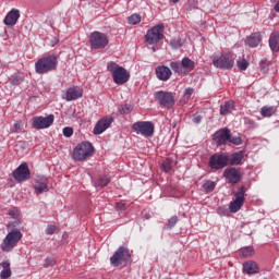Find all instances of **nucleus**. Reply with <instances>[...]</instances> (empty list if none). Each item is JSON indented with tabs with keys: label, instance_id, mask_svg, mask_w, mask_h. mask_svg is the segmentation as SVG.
<instances>
[{
	"label": "nucleus",
	"instance_id": "49",
	"mask_svg": "<svg viewBox=\"0 0 279 279\" xmlns=\"http://www.w3.org/2000/svg\"><path fill=\"white\" fill-rule=\"evenodd\" d=\"M193 88L189 87L184 90V97H191V95H193Z\"/></svg>",
	"mask_w": 279,
	"mask_h": 279
},
{
	"label": "nucleus",
	"instance_id": "6",
	"mask_svg": "<svg viewBox=\"0 0 279 279\" xmlns=\"http://www.w3.org/2000/svg\"><path fill=\"white\" fill-rule=\"evenodd\" d=\"M213 64L216 69L230 70L234 66V53L225 52L220 56H215L213 58Z\"/></svg>",
	"mask_w": 279,
	"mask_h": 279
},
{
	"label": "nucleus",
	"instance_id": "5",
	"mask_svg": "<svg viewBox=\"0 0 279 279\" xmlns=\"http://www.w3.org/2000/svg\"><path fill=\"white\" fill-rule=\"evenodd\" d=\"M155 99L160 108H166L167 110H171L175 106V96L171 92H156Z\"/></svg>",
	"mask_w": 279,
	"mask_h": 279
},
{
	"label": "nucleus",
	"instance_id": "53",
	"mask_svg": "<svg viewBox=\"0 0 279 279\" xmlns=\"http://www.w3.org/2000/svg\"><path fill=\"white\" fill-rule=\"evenodd\" d=\"M172 3H178L180 0H170Z\"/></svg>",
	"mask_w": 279,
	"mask_h": 279
},
{
	"label": "nucleus",
	"instance_id": "4",
	"mask_svg": "<svg viewBox=\"0 0 279 279\" xmlns=\"http://www.w3.org/2000/svg\"><path fill=\"white\" fill-rule=\"evenodd\" d=\"M23 239V233L19 230H13L7 234L0 247L2 252H12L16 245H19V241Z\"/></svg>",
	"mask_w": 279,
	"mask_h": 279
},
{
	"label": "nucleus",
	"instance_id": "23",
	"mask_svg": "<svg viewBox=\"0 0 279 279\" xmlns=\"http://www.w3.org/2000/svg\"><path fill=\"white\" fill-rule=\"evenodd\" d=\"M260 40H263L260 33H254L246 38L245 45H247L248 47L255 48L258 45H260Z\"/></svg>",
	"mask_w": 279,
	"mask_h": 279
},
{
	"label": "nucleus",
	"instance_id": "24",
	"mask_svg": "<svg viewBox=\"0 0 279 279\" xmlns=\"http://www.w3.org/2000/svg\"><path fill=\"white\" fill-rule=\"evenodd\" d=\"M183 73H191L195 69V61L191 60L189 57H185L181 61Z\"/></svg>",
	"mask_w": 279,
	"mask_h": 279
},
{
	"label": "nucleus",
	"instance_id": "37",
	"mask_svg": "<svg viewBox=\"0 0 279 279\" xmlns=\"http://www.w3.org/2000/svg\"><path fill=\"white\" fill-rule=\"evenodd\" d=\"M128 21L130 25H138V23H141V15L132 14L131 16H129Z\"/></svg>",
	"mask_w": 279,
	"mask_h": 279
},
{
	"label": "nucleus",
	"instance_id": "41",
	"mask_svg": "<svg viewBox=\"0 0 279 279\" xmlns=\"http://www.w3.org/2000/svg\"><path fill=\"white\" fill-rule=\"evenodd\" d=\"M63 136H65V138H71V136H73V128L65 126L63 129Z\"/></svg>",
	"mask_w": 279,
	"mask_h": 279
},
{
	"label": "nucleus",
	"instance_id": "25",
	"mask_svg": "<svg viewBox=\"0 0 279 279\" xmlns=\"http://www.w3.org/2000/svg\"><path fill=\"white\" fill-rule=\"evenodd\" d=\"M269 47L271 51L278 52L279 51V33H272L269 37Z\"/></svg>",
	"mask_w": 279,
	"mask_h": 279
},
{
	"label": "nucleus",
	"instance_id": "40",
	"mask_svg": "<svg viewBox=\"0 0 279 279\" xmlns=\"http://www.w3.org/2000/svg\"><path fill=\"white\" fill-rule=\"evenodd\" d=\"M132 110H133L132 105H124L120 109V114H130V112H132Z\"/></svg>",
	"mask_w": 279,
	"mask_h": 279
},
{
	"label": "nucleus",
	"instance_id": "19",
	"mask_svg": "<svg viewBox=\"0 0 279 279\" xmlns=\"http://www.w3.org/2000/svg\"><path fill=\"white\" fill-rule=\"evenodd\" d=\"M230 138V129H220L216 131L213 135V141L217 143V145H223L228 143V140Z\"/></svg>",
	"mask_w": 279,
	"mask_h": 279
},
{
	"label": "nucleus",
	"instance_id": "31",
	"mask_svg": "<svg viewBox=\"0 0 279 279\" xmlns=\"http://www.w3.org/2000/svg\"><path fill=\"white\" fill-rule=\"evenodd\" d=\"M217 186V183H215V181L211 180H207L204 182L203 184V189L205 191V193H213V191H215V187Z\"/></svg>",
	"mask_w": 279,
	"mask_h": 279
},
{
	"label": "nucleus",
	"instance_id": "52",
	"mask_svg": "<svg viewBox=\"0 0 279 279\" xmlns=\"http://www.w3.org/2000/svg\"><path fill=\"white\" fill-rule=\"evenodd\" d=\"M195 123H199V121H201V118H195Z\"/></svg>",
	"mask_w": 279,
	"mask_h": 279
},
{
	"label": "nucleus",
	"instance_id": "9",
	"mask_svg": "<svg viewBox=\"0 0 279 279\" xmlns=\"http://www.w3.org/2000/svg\"><path fill=\"white\" fill-rule=\"evenodd\" d=\"M154 122H149V121H140V122H135L132 125V131L136 132V134H141L142 136H154Z\"/></svg>",
	"mask_w": 279,
	"mask_h": 279
},
{
	"label": "nucleus",
	"instance_id": "26",
	"mask_svg": "<svg viewBox=\"0 0 279 279\" xmlns=\"http://www.w3.org/2000/svg\"><path fill=\"white\" fill-rule=\"evenodd\" d=\"M234 110V101L229 100L225 102V105L220 106V114L226 117V114H231V112Z\"/></svg>",
	"mask_w": 279,
	"mask_h": 279
},
{
	"label": "nucleus",
	"instance_id": "48",
	"mask_svg": "<svg viewBox=\"0 0 279 279\" xmlns=\"http://www.w3.org/2000/svg\"><path fill=\"white\" fill-rule=\"evenodd\" d=\"M53 263H54L53 258L47 257V258L45 259V265H44V267H51V265H53Z\"/></svg>",
	"mask_w": 279,
	"mask_h": 279
},
{
	"label": "nucleus",
	"instance_id": "38",
	"mask_svg": "<svg viewBox=\"0 0 279 279\" xmlns=\"http://www.w3.org/2000/svg\"><path fill=\"white\" fill-rule=\"evenodd\" d=\"M108 184H110V177L108 175L101 177L98 180V186H100V189H104V186H108Z\"/></svg>",
	"mask_w": 279,
	"mask_h": 279
},
{
	"label": "nucleus",
	"instance_id": "50",
	"mask_svg": "<svg viewBox=\"0 0 279 279\" xmlns=\"http://www.w3.org/2000/svg\"><path fill=\"white\" fill-rule=\"evenodd\" d=\"M117 210H125V204L123 203H117L116 204Z\"/></svg>",
	"mask_w": 279,
	"mask_h": 279
},
{
	"label": "nucleus",
	"instance_id": "3",
	"mask_svg": "<svg viewBox=\"0 0 279 279\" xmlns=\"http://www.w3.org/2000/svg\"><path fill=\"white\" fill-rule=\"evenodd\" d=\"M94 151H95V147H93V144L90 142H83L74 148L72 156L74 160L82 162V160H86V158H90Z\"/></svg>",
	"mask_w": 279,
	"mask_h": 279
},
{
	"label": "nucleus",
	"instance_id": "33",
	"mask_svg": "<svg viewBox=\"0 0 279 279\" xmlns=\"http://www.w3.org/2000/svg\"><path fill=\"white\" fill-rule=\"evenodd\" d=\"M240 254L243 258H250L251 256H254V247L246 246L240 250Z\"/></svg>",
	"mask_w": 279,
	"mask_h": 279
},
{
	"label": "nucleus",
	"instance_id": "8",
	"mask_svg": "<svg viewBox=\"0 0 279 279\" xmlns=\"http://www.w3.org/2000/svg\"><path fill=\"white\" fill-rule=\"evenodd\" d=\"M89 44L92 49H106V47H108L109 44L108 35L95 31L89 36Z\"/></svg>",
	"mask_w": 279,
	"mask_h": 279
},
{
	"label": "nucleus",
	"instance_id": "47",
	"mask_svg": "<svg viewBox=\"0 0 279 279\" xmlns=\"http://www.w3.org/2000/svg\"><path fill=\"white\" fill-rule=\"evenodd\" d=\"M245 124L248 125V128H252V129L256 128V122L252 119H246Z\"/></svg>",
	"mask_w": 279,
	"mask_h": 279
},
{
	"label": "nucleus",
	"instance_id": "12",
	"mask_svg": "<svg viewBox=\"0 0 279 279\" xmlns=\"http://www.w3.org/2000/svg\"><path fill=\"white\" fill-rule=\"evenodd\" d=\"M129 258L130 251L124 246H120L110 257V263L113 267H120V265H123V263H125V260Z\"/></svg>",
	"mask_w": 279,
	"mask_h": 279
},
{
	"label": "nucleus",
	"instance_id": "22",
	"mask_svg": "<svg viewBox=\"0 0 279 279\" xmlns=\"http://www.w3.org/2000/svg\"><path fill=\"white\" fill-rule=\"evenodd\" d=\"M243 271L248 276H254V274H258V271H260V268L256 262L247 260L243 264Z\"/></svg>",
	"mask_w": 279,
	"mask_h": 279
},
{
	"label": "nucleus",
	"instance_id": "45",
	"mask_svg": "<svg viewBox=\"0 0 279 279\" xmlns=\"http://www.w3.org/2000/svg\"><path fill=\"white\" fill-rule=\"evenodd\" d=\"M175 223H178V216H172L168 220V228H173L175 226Z\"/></svg>",
	"mask_w": 279,
	"mask_h": 279
},
{
	"label": "nucleus",
	"instance_id": "44",
	"mask_svg": "<svg viewBox=\"0 0 279 279\" xmlns=\"http://www.w3.org/2000/svg\"><path fill=\"white\" fill-rule=\"evenodd\" d=\"M12 132H15V133L23 132V124L21 122H15L13 124Z\"/></svg>",
	"mask_w": 279,
	"mask_h": 279
},
{
	"label": "nucleus",
	"instance_id": "36",
	"mask_svg": "<svg viewBox=\"0 0 279 279\" xmlns=\"http://www.w3.org/2000/svg\"><path fill=\"white\" fill-rule=\"evenodd\" d=\"M228 143H232V145H242L243 140H241V136L232 137V133H229Z\"/></svg>",
	"mask_w": 279,
	"mask_h": 279
},
{
	"label": "nucleus",
	"instance_id": "15",
	"mask_svg": "<svg viewBox=\"0 0 279 279\" xmlns=\"http://www.w3.org/2000/svg\"><path fill=\"white\" fill-rule=\"evenodd\" d=\"M114 123V118L113 117H105L100 119L96 125L94 126L93 134L95 136H99V134H104L110 125Z\"/></svg>",
	"mask_w": 279,
	"mask_h": 279
},
{
	"label": "nucleus",
	"instance_id": "18",
	"mask_svg": "<svg viewBox=\"0 0 279 279\" xmlns=\"http://www.w3.org/2000/svg\"><path fill=\"white\" fill-rule=\"evenodd\" d=\"M84 95V89L80 86H71L68 88L65 93V101H75L77 99H81V97Z\"/></svg>",
	"mask_w": 279,
	"mask_h": 279
},
{
	"label": "nucleus",
	"instance_id": "21",
	"mask_svg": "<svg viewBox=\"0 0 279 279\" xmlns=\"http://www.w3.org/2000/svg\"><path fill=\"white\" fill-rule=\"evenodd\" d=\"M19 19H21V11L19 9H12L4 17V25H8L9 27L14 26L16 23H19Z\"/></svg>",
	"mask_w": 279,
	"mask_h": 279
},
{
	"label": "nucleus",
	"instance_id": "46",
	"mask_svg": "<svg viewBox=\"0 0 279 279\" xmlns=\"http://www.w3.org/2000/svg\"><path fill=\"white\" fill-rule=\"evenodd\" d=\"M9 215H10V217H13L14 219H16L19 217V209L13 208V209L9 210Z\"/></svg>",
	"mask_w": 279,
	"mask_h": 279
},
{
	"label": "nucleus",
	"instance_id": "32",
	"mask_svg": "<svg viewBox=\"0 0 279 279\" xmlns=\"http://www.w3.org/2000/svg\"><path fill=\"white\" fill-rule=\"evenodd\" d=\"M25 80V76L23 74H14L11 76L10 82L13 86H19L20 84H23Z\"/></svg>",
	"mask_w": 279,
	"mask_h": 279
},
{
	"label": "nucleus",
	"instance_id": "1",
	"mask_svg": "<svg viewBox=\"0 0 279 279\" xmlns=\"http://www.w3.org/2000/svg\"><path fill=\"white\" fill-rule=\"evenodd\" d=\"M58 69V57L54 54L44 56L35 62V73L45 75Z\"/></svg>",
	"mask_w": 279,
	"mask_h": 279
},
{
	"label": "nucleus",
	"instance_id": "13",
	"mask_svg": "<svg viewBox=\"0 0 279 279\" xmlns=\"http://www.w3.org/2000/svg\"><path fill=\"white\" fill-rule=\"evenodd\" d=\"M53 121H56V117L53 114H49L47 117L38 116L33 118V128L35 130H47V128H51L53 125Z\"/></svg>",
	"mask_w": 279,
	"mask_h": 279
},
{
	"label": "nucleus",
	"instance_id": "11",
	"mask_svg": "<svg viewBox=\"0 0 279 279\" xmlns=\"http://www.w3.org/2000/svg\"><path fill=\"white\" fill-rule=\"evenodd\" d=\"M228 162H230V157L223 153L215 154L209 158V167L216 171H219V169H226V167H228Z\"/></svg>",
	"mask_w": 279,
	"mask_h": 279
},
{
	"label": "nucleus",
	"instance_id": "16",
	"mask_svg": "<svg viewBox=\"0 0 279 279\" xmlns=\"http://www.w3.org/2000/svg\"><path fill=\"white\" fill-rule=\"evenodd\" d=\"M223 178H226L228 184H239L241 182V171L234 167L225 169Z\"/></svg>",
	"mask_w": 279,
	"mask_h": 279
},
{
	"label": "nucleus",
	"instance_id": "42",
	"mask_svg": "<svg viewBox=\"0 0 279 279\" xmlns=\"http://www.w3.org/2000/svg\"><path fill=\"white\" fill-rule=\"evenodd\" d=\"M170 47H172V49H180V47H182V41L180 39H172L170 41Z\"/></svg>",
	"mask_w": 279,
	"mask_h": 279
},
{
	"label": "nucleus",
	"instance_id": "54",
	"mask_svg": "<svg viewBox=\"0 0 279 279\" xmlns=\"http://www.w3.org/2000/svg\"><path fill=\"white\" fill-rule=\"evenodd\" d=\"M153 51H156V48H153Z\"/></svg>",
	"mask_w": 279,
	"mask_h": 279
},
{
	"label": "nucleus",
	"instance_id": "39",
	"mask_svg": "<svg viewBox=\"0 0 279 279\" xmlns=\"http://www.w3.org/2000/svg\"><path fill=\"white\" fill-rule=\"evenodd\" d=\"M259 69L263 71V73H267V70L269 69V61L267 59H263L259 62Z\"/></svg>",
	"mask_w": 279,
	"mask_h": 279
},
{
	"label": "nucleus",
	"instance_id": "43",
	"mask_svg": "<svg viewBox=\"0 0 279 279\" xmlns=\"http://www.w3.org/2000/svg\"><path fill=\"white\" fill-rule=\"evenodd\" d=\"M57 231H58V227H56L53 225H48V227L46 229V234H48V235L56 234Z\"/></svg>",
	"mask_w": 279,
	"mask_h": 279
},
{
	"label": "nucleus",
	"instance_id": "51",
	"mask_svg": "<svg viewBox=\"0 0 279 279\" xmlns=\"http://www.w3.org/2000/svg\"><path fill=\"white\" fill-rule=\"evenodd\" d=\"M275 11L279 12V0L277 1V3L275 4Z\"/></svg>",
	"mask_w": 279,
	"mask_h": 279
},
{
	"label": "nucleus",
	"instance_id": "20",
	"mask_svg": "<svg viewBox=\"0 0 279 279\" xmlns=\"http://www.w3.org/2000/svg\"><path fill=\"white\" fill-rule=\"evenodd\" d=\"M155 73L160 82H169V80H171V75H173V72H171V69L167 65L157 66Z\"/></svg>",
	"mask_w": 279,
	"mask_h": 279
},
{
	"label": "nucleus",
	"instance_id": "28",
	"mask_svg": "<svg viewBox=\"0 0 279 279\" xmlns=\"http://www.w3.org/2000/svg\"><path fill=\"white\" fill-rule=\"evenodd\" d=\"M242 161H243V153L242 151L233 153L231 158H229V162L232 166H239V165H241Z\"/></svg>",
	"mask_w": 279,
	"mask_h": 279
},
{
	"label": "nucleus",
	"instance_id": "30",
	"mask_svg": "<svg viewBox=\"0 0 279 279\" xmlns=\"http://www.w3.org/2000/svg\"><path fill=\"white\" fill-rule=\"evenodd\" d=\"M170 69L173 71V73H178L179 75H184L182 63H180L179 61L170 62Z\"/></svg>",
	"mask_w": 279,
	"mask_h": 279
},
{
	"label": "nucleus",
	"instance_id": "10",
	"mask_svg": "<svg viewBox=\"0 0 279 279\" xmlns=\"http://www.w3.org/2000/svg\"><path fill=\"white\" fill-rule=\"evenodd\" d=\"M247 189L242 185L239 191L234 194V199L229 205L230 213H239L240 208H243L245 204V193Z\"/></svg>",
	"mask_w": 279,
	"mask_h": 279
},
{
	"label": "nucleus",
	"instance_id": "27",
	"mask_svg": "<svg viewBox=\"0 0 279 279\" xmlns=\"http://www.w3.org/2000/svg\"><path fill=\"white\" fill-rule=\"evenodd\" d=\"M1 267L3 268L0 272V278L8 279L12 276V270L10 269V262H2Z\"/></svg>",
	"mask_w": 279,
	"mask_h": 279
},
{
	"label": "nucleus",
	"instance_id": "35",
	"mask_svg": "<svg viewBox=\"0 0 279 279\" xmlns=\"http://www.w3.org/2000/svg\"><path fill=\"white\" fill-rule=\"evenodd\" d=\"M236 66L240 69V71H247V66H250V62L245 59H240L236 61Z\"/></svg>",
	"mask_w": 279,
	"mask_h": 279
},
{
	"label": "nucleus",
	"instance_id": "2",
	"mask_svg": "<svg viewBox=\"0 0 279 279\" xmlns=\"http://www.w3.org/2000/svg\"><path fill=\"white\" fill-rule=\"evenodd\" d=\"M107 71L111 73L112 80L118 86H123V84H128V82H130V73L125 70V68L113 61H110L107 64Z\"/></svg>",
	"mask_w": 279,
	"mask_h": 279
},
{
	"label": "nucleus",
	"instance_id": "34",
	"mask_svg": "<svg viewBox=\"0 0 279 279\" xmlns=\"http://www.w3.org/2000/svg\"><path fill=\"white\" fill-rule=\"evenodd\" d=\"M161 171H165L166 173H169L173 169V160L166 159L160 167Z\"/></svg>",
	"mask_w": 279,
	"mask_h": 279
},
{
	"label": "nucleus",
	"instance_id": "7",
	"mask_svg": "<svg viewBox=\"0 0 279 279\" xmlns=\"http://www.w3.org/2000/svg\"><path fill=\"white\" fill-rule=\"evenodd\" d=\"M165 24H157L146 33L147 45H158L160 40H165Z\"/></svg>",
	"mask_w": 279,
	"mask_h": 279
},
{
	"label": "nucleus",
	"instance_id": "17",
	"mask_svg": "<svg viewBox=\"0 0 279 279\" xmlns=\"http://www.w3.org/2000/svg\"><path fill=\"white\" fill-rule=\"evenodd\" d=\"M34 189L36 195H41V193H47L49 191V179L45 175H37L35 178Z\"/></svg>",
	"mask_w": 279,
	"mask_h": 279
},
{
	"label": "nucleus",
	"instance_id": "29",
	"mask_svg": "<svg viewBox=\"0 0 279 279\" xmlns=\"http://www.w3.org/2000/svg\"><path fill=\"white\" fill-rule=\"evenodd\" d=\"M277 108L271 106V107H268V106H265L260 109V114L262 117H274V114L277 112Z\"/></svg>",
	"mask_w": 279,
	"mask_h": 279
},
{
	"label": "nucleus",
	"instance_id": "14",
	"mask_svg": "<svg viewBox=\"0 0 279 279\" xmlns=\"http://www.w3.org/2000/svg\"><path fill=\"white\" fill-rule=\"evenodd\" d=\"M12 175L16 182H25L32 178V172L27 163L23 162L12 172Z\"/></svg>",
	"mask_w": 279,
	"mask_h": 279
}]
</instances>
